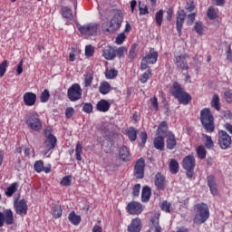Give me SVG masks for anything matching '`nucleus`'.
<instances>
[{"mask_svg":"<svg viewBox=\"0 0 232 232\" xmlns=\"http://www.w3.org/2000/svg\"><path fill=\"white\" fill-rule=\"evenodd\" d=\"M123 14L122 11L117 10L115 11L112 18L110 22L105 23L102 26V30L103 32H117L122 25Z\"/></svg>","mask_w":232,"mask_h":232,"instance_id":"1","label":"nucleus"},{"mask_svg":"<svg viewBox=\"0 0 232 232\" xmlns=\"http://www.w3.org/2000/svg\"><path fill=\"white\" fill-rule=\"evenodd\" d=\"M200 121L207 133L215 131V118L208 108H205L200 112Z\"/></svg>","mask_w":232,"mask_h":232,"instance_id":"2","label":"nucleus"},{"mask_svg":"<svg viewBox=\"0 0 232 232\" xmlns=\"http://www.w3.org/2000/svg\"><path fill=\"white\" fill-rule=\"evenodd\" d=\"M196 216L194 224H204L209 218V207L206 203H198L194 206Z\"/></svg>","mask_w":232,"mask_h":232,"instance_id":"3","label":"nucleus"},{"mask_svg":"<svg viewBox=\"0 0 232 232\" xmlns=\"http://www.w3.org/2000/svg\"><path fill=\"white\" fill-rule=\"evenodd\" d=\"M24 119L29 130H32L33 131H41V130H43V123L41 122V119L37 112H29L24 115Z\"/></svg>","mask_w":232,"mask_h":232,"instance_id":"4","label":"nucleus"},{"mask_svg":"<svg viewBox=\"0 0 232 232\" xmlns=\"http://www.w3.org/2000/svg\"><path fill=\"white\" fill-rule=\"evenodd\" d=\"M195 156L193 155H188L185 157L182 160V167L186 169L187 171V177L188 179H193V169H195Z\"/></svg>","mask_w":232,"mask_h":232,"instance_id":"5","label":"nucleus"},{"mask_svg":"<svg viewBox=\"0 0 232 232\" xmlns=\"http://www.w3.org/2000/svg\"><path fill=\"white\" fill-rule=\"evenodd\" d=\"M68 98L72 102L79 101L82 95V90L78 83L72 84L67 92Z\"/></svg>","mask_w":232,"mask_h":232,"instance_id":"6","label":"nucleus"},{"mask_svg":"<svg viewBox=\"0 0 232 232\" xmlns=\"http://www.w3.org/2000/svg\"><path fill=\"white\" fill-rule=\"evenodd\" d=\"M6 226H12L14 224V212L12 209H5L4 212H0V227Z\"/></svg>","mask_w":232,"mask_h":232,"instance_id":"7","label":"nucleus"},{"mask_svg":"<svg viewBox=\"0 0 232 232\" xmlns=\"http://www.w3.org/2000/svg\"><path fill=\"white\" fill-rule=\"evenodd\" d=\"M218 144L222 150H227L231 146V136L226 130L218 131Z\"/></svg>","mask_w":232,"mask_h":232,"instance_id":"8","label":"nucleus"},{"mask_svg":"<svg viewBox=\"0 0 232 232\" xmlns=\"http://www.w3.org/2000/svg\"><path fill=\"white\" fill-rule=\"evenodd\" d=\"M146 168V161L143 158L137 160L134 165V177L135 179H144V169Z\"/></svg>","mask_w":232,"mask_h":232,"instance_id":"9","label":"nucleus"},{"mask_svg":"<svg viewBox=\"0 0 232 232\" xmlns=\"http://www.w3.org/2000/svg\"><path fill=\"white\" fill-rule=\"evenodd\" d=\"M98 29H99V24H89L87 25L80 26L79 32L82 34V35H93V34H97Z\"/></svg>","mask_w":232,"mask_h":232,"instance_id":"10","label":"nucleus"},{"mask_svg":"<svg viewBox=\"0 0 232 232\" xmlns=\"http://www.w3.org/2000/svg\"><path fill=\"white\" fill-rule=\"evenodd\" d=\"M16 215H26L28 213V205L26 200L21 199L20 201L15 200L14 203Z\"/></svg>","mask_w":232,"mask_h":232,"instance_id":"11","label":"nucleus"},{"mask_svg":"<svg viewBox=\"0 0 232 232\" xmlns=\"http://www.w3.org/2000/svg\"><path fill=\"white\" fill-rule=\"evenodd\" d=\"M142 210V204L137 201H131L127 205V211L130 213V215H140Z\"/></svg>","mask_w":232,"mask_h":232,"instance_id":"12","label":"nucleus"},{"mask_svg":"<svg viewBox=\"0 0 232 232\" xmlns=\"http://www.w3.org/2000/svg\"><path fill=\"white\" fill-rule=\"evenodd\" d=\"M184 21H186V12L184 10L178 11L176 28L179 36L182 35V26H184Z\"/></svg>","mask_w":232,"mask_h":232,"instance_id":"13","label":"nucleus"},{"mask_svg":"<svg viewBox=\"0 0 232 232\" xmlns=\"http://www.w3.org/2000/svg\"><path fill=\"white\" fill-rule=\"evenodd\" d=\"M188 58V54H181L176 56V65L179 70H189V65H188V62L186 61Z\"/></svg>","mask_w":232,"mask_h":232,"instance_id":"14","label":"nucleus"},{"mask_svg":"<svg viewBox=\"0 0 232 232\" xmlns=\"http://www.w3.org/2000/svg\"><path fill=\"white\" fill-rule=\"evenodd\" d=\"M37 101V94L34 92H25L24 94V102L25 106H34Z\"/></svg>","mask_w":232,"mask_h":232,"instance_id":"15","label":"nucleus"},{"mask_svg":"<svg viewBox=\"0 0 232 232\" xmlns=\"http://www.w3.org/2000/svg\"><path fill=\"white\" fill-rule=\"evenodd\" d=\"M102 57L107 61H113L115 59V49L111 46H107L102 50Z\"/></svg>","mask_w":232,"mask_h":232,"instance_id":"16","label":"nucleus"},{"mask_svg":"<svg viewBox=\"0 0 232 232\" xmlns=\"http://www.w3.org/2000/svg\"><path fill=\"white\" fill-rule=\"evenodd\" d=\"M155 186L158 188V189L164 190L166 188V178H164V175L158 173L155 177Z\"/></svg>","mask_w":232,"mask_h":232,"instance_id":"17","label":"nucleus"},{"mask_svg":"<svg viewBox=\"0 0 232 232\" xmlns=\"http://www.w3.org/2000/svg\"><path fill=\"white\" fill-rule=\"evenodd\" d=\"M158 57L159 53L155 50L151 49L149 53L143 57V59H145L149 64H155V63H157Z\"/></svg>","mask_w":232,"mask_h":232,"instance_id":"18","label":"nucleus"},{"mask_svg":"<svg viewBox=\"0 0 232 232\" xmlns=\"http://www.w3.org/2000/svg\"><path fill=\"white\" fill-rule=\"evenodd\" d=\"M55 144H57V138L55 136L51 138H46L45 140V155L50 151L51 150H53L55 148Z\"/></svg>","mask_w":232,"mask_h":232,"instance_id":"19","label":"nucleus"},{"mask_svg":"<svg viewBox=\"0 0 232 232\" xmlns=\"http://www.w3.org/2000/svg\"><path fill=\"white\" fill-rule=\"evenodd\" d=\"M140 219H132L130 226L128 227V232H140Z\"/></svg>","mask_w":232,"mask_h":232,"instance_id":"20","label":"nucleus"},{"mask_svg":"<svg viewBox=\"0 0 232 232\" xmlns=\"http://www.w3.org/2000/svg\"><path fill=\"white\" fill-rule=\"evenodd\" d=\"M154 148L160 150V151L164 150V136L158 134V137L154 139Z\"/></svg>","mask_w":232,"mask_h":232,"instance_id":"21","label":"nucleus"},{"mask_svg":"<svg viewBox=\"0 0 232 232\" xmlns=\"http://www.w3.org/2000/svg\"><path fill=\"white\" fill-rule=\"evenodd\" d=\"M151 197V188L148 186L143 187L141 191V201L148 202Z\"/></svg>","mask_w":232,"mask_h":232,"instance_id":"22","label":"nucleus"},{"mask_svg":"<svg viewBox=\"0 0 232 232\" xmlns=\"http://www.w3.org/2000/svg\"><path fill=\"white\" fill-rule=\"evenodd\" d=\"M120 159L121 160H123V162H128V160H130V150H128L126 146H122L120 149Z\"/></svg>","mask_w":232,"mask_h":232,"instance_id":"23","label":"nucleus"},{"mask_svg":"<svg viewBox=\"0 0 232 232\" xmlns=\"http://www.w3.org/2000/svg\"><path fill=\"white\" fill-rule=\"evenodd\" d=\"M68 218L71 224H72L73 226H79V224H81V216L77 215L75 211H72L69 214Z\"/></svg>","mask_w":232,"mask_h":232,"instance_id":"24","label":"nucleus"},{"mask_svg":"<svg viewBox=\"0 0 232 232\" xmlns=\"http://www.w3.org/2000/svg\"><path fill=\"white\" fill-rule=\"evenodd\" d=\"M177 146V140L175 139V135L173 133L169 132L167 139V148L168 150H173Z\"/></svg>","mask_w":232,"mask_h":232,"instance_id":"25","label":"nucleus"},{"mask_svg":"<svg viewBox=\"0 0 232 232\" xmlns=\"http://www.w3.org/2000/svg\"><path fill=\"white\" fill-rule=\"evenodd\" d=\"M96 106L99 111L106 112L110 110V102L106 100H101Z\"/></svg>","mask_w":232,"mask_h":232,"instance_id":"26","label":"nucleus"},{"mask_svg":"<svg viewBox=\"0 0 232 232\" xmlns=\"http://www.w3.org/2000/svg\"><path fill=\"white\" fill-rule=\"evenodd\" d=\"M180 104H189L191 101V95L183 91V93L177 98Z\"/></svg>","mask_w":232,"mask_h":232,"instance_id":"27","label":"nucleus"},{"mask_svg":"<svg viewBox=\"0 0 232 232\" xmlns=\"http://www.w3.org/2000/svg\"><path fill=\"white\" fill-rule=\"evenodd\" d=\"M172 95L177 99L178 97H180V95L184 92V89L180 87V84L175 82L172 86Z\"/></svg>","mask_w":232,"mask_h":232,"instance_id":"28","label":"nucleus"},{"mask_svg":"<svg viewBox=\"0 0 232 232\" xmlns=\"http://www.w3.org/2000/svg\"><path fill=\"white\" fill-rule=\"evenodd\" d=\"M111 90V86L108 82H102L99 87V92L102 95H106L110 93V91Z\"/></svg>","mask_w":232,"mask_h":232,"instance_id":"29","label":"nucleus"},{"mask_svg":"<svg viewBox=\"0 0 232 232\" xmlns=\"http://www.w3.org/2000/svg\"><path fill=\"white\" fill-rule=\"evenodd\" d=\"M62 14L64 19H67V21H72L73 19V13L72 12V9L69 7H63L62 8Z\"/></svg>","mask_w":232,"mask_h":232,"instance_id":"30","label":"nucleus"},{"mask_svg":"<svg viewBox=\"0 0 232 232\" xmlns=\"http://www.w3.org/2000/svg\"><path fill=\"white\" fill-rule=\"evenodd\" d=\"M53 218H61L63 217V207L61 205H55L53 208Z\"/></svg>","mask_w":232,"mask_h":232,"instance_id":"31","label":"nucleus"},{"mask_svg":"<svg viewBox=\"0 0 232 232\" xmlns=\"http://www.w3.org/2000/svg\"><path fill=\"white\" fill-rule=\"evenodd\" d=\"M168 133V123L166 121H162L157 130V135H166Z\"/></svg>","mask_w":232,"mask_h":232,"instance_id":"32","label":"nucleus"},{"mask_svg":"<svg viewBox=\"0 0 232 232\" xmlns=\"http://www.w3.org/2000/svg\"><path fill=\"white\" fill-rule=\"evenodd\" d=\"M169 168L170 169V173H173V175H177V173H179V162H177L175 159L170 160Z\"/></svg>","mask_w":232,"mask_h":232,"instance_id":"33","label":"nucleus"},{"mask_svg":"<svg viewBox=\"0 0 232 232\" xmlns=\"http://www.w3.org/2000/svg\"><path fill=\"white\" fill-rule=\"evenodd\" d=\"M138 133H139V130H135V128H133V127L129 128V130L127 131V135H128L130 140H131V142L137 140Z\"/></svg>","mask_w":232,"mask_h":232,"instance_id":"34","label":"nucleus"},{"mask_svg":"<svg viewBox=\"0 0 232 232\" xmlns=\"http://www.w3.org/2000/svg\"><path fill=\"white\" fill-rule=\"evenodd\" d=\"M211 106L218 111H220V98L218 97V94H214L211 101Z\"/></svg>","mask_w":232,"mask_h":232,"instance_id":"35","label":"nucleus"},{"mask_svg":"<svg viewBox=\"0 0 232 232\" xmlns=\"http://www.w3.org/2000/svg\"><path fill=\"white\" fill-rule=\"evenodd\" d=\"M18 188H19L18 183L11 184V186L8 187L7 189L5 190L6 197H12V195H14V193H15V191H17Z\"/></svg>","mask_w":232,"mask_h":232,"instance_id":"36","label":"nucleus"},{"mask_svg":"<svg viewBox=\"0 0 232 232\" xmlns=\"http://www.w3.org/2000/svg\"><path fill=\"white\" fill-rule=\"evenodd\" d=\"M203 139H206L205 140V146L208 148V150H211L215 146V143L213 142V140L211 139V136L202 134Z\"/></svg>","mask_w":232,"mask_h":232,"instance_id":"37","label":"nucleus"},{"mask_svg":"<svg viewBox=\"0 0 232 232\" xmlns=\"http://www.w3.org/2000/svg\"><path fill=\"white\" fill-rule=\"evenodd\" d=\"M194 30L199 35H203L204 34V24H202V22H200V21L196 22L194 24Z\"/></svg>","mask_w":232,"mask_h":232,"instance_id":"38","label":"nucleus"},{"mask_svg":"<svg viewBox=\"0 0 232 232\" xmlns=\"http://www.w3.org/2000/svg\"><path fill=\"white\" fill-rule=\"evenodd\" d=\"M81 155H82V145L80 142H78L75 148L76 160H82V157Z\"/></svg>","mask_w":232,"mask_h":232,"instance_id":"39","label":"nucleus"},{"mask_svg":"<svg viewBox=\"0 0 232 232\" xmlns=\"http://www.w3.org/2000/svg\"><path fill=\"white\" fill-rule=\"evenodd\" d=\"M164 17V11L160 9L159 12L156 13L155 21L158 26H162V19Z\"/></svg>","mask_w":232,"mask_h":232,"instance_id":"40","label":"nucleus"},{"mask_svg":"<svg viewBox=\"0 0 232 232\" xmlns=\"http://www.w3.org/2000/svg\"><path fill=\"white\" fill-rule=\"evenodd\" d=\"M126 52H128V49L125 46H121V47H119L118 49H114L115 57L117 56L121 59V57H124V53H126Z\"/></svg>","mask_w":232,"mask_h":232,"instance_id":"41","label":"nucleus"},{"mask_svg":"<svg viewBox=\"0 0 232 232\" xmlns=\"http://www.w3.org/2000/svg\"><path fill=\"white\" fill-rule=\"evenodd\" d=\"M119 72L115 69H110V70H107L106 72H105V77L107 79H115V77H117Z\"/></svg>","mask_w":232,"mask_h":232,"instance_id":"42","label":"nucleus"},{"mask_svg":"<svg viewBox=\"0 0 232 232\" xmlns=\"http://www.w3.org/2000/svg\"><path fill=\"white\" fill-rule=\"evenodd\" d=\"M198 157L201 160L206 159V148L204 146L200 145L197 149Z\"/></svg>","mask_w":232,"mask_h":232,"instance_id":"43","label":"nucleus"},{"mask_svg":"<svg viewBox=\"0 0 232 232\" xmlns=\"http://www.w3.org/2000/svg\"><path fill=\"white\" fill-rule=\"evenodd\" d=\"M135 50H137V44H132L130 49L129 59H130V61H133L135 57H137V53H135Z\"/></svg>","mask_w":232,"mask_h":232,"instance_id":"44","label":"nucleus"},{"mask_svg":"<svg viewBox=\"0 0 232 232\" xmlns=\"http://www.w3.org/2000/svg\"><path fill=\"white\" fill-rule=\"evenodd\" d=\"M208 17L210 19H217L218 17V13H217V10L213 6L208 7Z\"/></svg>","mask_w":232,"mask_h":232,"instance_id":"45","label":"nucleus"},{"mask_svg":"<svg viewBox=\"0 0 232 232\" xmlns=\"http://www.w3.org/2000/svg\"><path fill=\"white\" fill-rule=\"evenodd\" d=\"M34 168L37 173H41L44 169V163L43 160L35 161Z\"/></svg>","mask_w":232,"mask_h":232,"instance_id":"46","label":"nucleus"},{"mask_svg":"<svg viewBox=\"0 0 232 232\" xmlns=\"http://www.w3.org/2000/svg\"><path fill=\"white\" fill-rule=\"evenodd\" d=\"M40 99H41V102H48V101L50 99V92H48V90L45 89L42 92Z\"/></svg>","mask_w":232,"mask_h":232,"instance_id":"47","label":"nucleus"},{"mask_svg":"<svg viewBox=\"0 0 232 232\" xmlns=\"http://www.w3.org/2000/svg\"><path fill=\"white\" fill-rule=\"evenodd\" d=\"M8 67V61L5 60L0 64V77H3L6 73V68Z\"/></svg>","mask_w":232,"mask_h":232,"instance_id":"48","label":"nucleus"},{"mask_svg":"<svg viewBox=\"0 0 232 232\" xmlns=\"http://www.w3.org/2000/svg\"><path fill=\"white\" fill-rule=\"evenodd\" d=\"M93 53H95V49H93V46L86 45V47H85L86 57H92Z\"/></svg>","mask_w":232,"mask_h":232,"instance_id":"49","label":"nucleus"},{"mask_svg":"<svg viewBox=\"0 0 232 232\" xmlns=\"http://www.w3.org/2000/svg\"><path fill=\"white\" fill-rule=\"evenodd\" d=\"M92 81H93V76L91 73L85 74V80H84L85 88H88V86H91Z\"/></svg>","mask_w":232,"mask_h":232,"instance_id":"50","label":"nucleus"},{"mask_svg":"<svg viewBox=\"0 0 232 232\" xmlns=\"http://www.w3.org/2000/svg\"><path fill=\"white\" fill-rule=\"evenodd\" d=\"M225 101L228 102V104H232V90H227L224 92Z\"/></svg>","mask_w":232,"mask_h":232,"instance_id":"51","label":"nucleus"},{"mask_svg":"<svg viewBox=\"0 0 232 232\" xmlns=\"http://www.w3.org/2000/svg\"><path fill=\"white\" fill-rule=\"evenodd\" d=\"M150 77H151V70H149L140 76V82L143 84L148 82V79H150Z\"/></svg>","mask_w":232,"mask_h":232,"instance_id":"52","label":"nucleus"},{"mask_svg":"<svg viewBox=\"0 0 232 232\" xmlns=\"http://www.w3.org/2000/svg\"><path fill=\"white\" fill-rule=\"evenodd\" d=\"M125 40H126V34L121 33L116 37L115 43H116V44H122Z\"/></svg>","mask_w":232,"mask_h":232,"instance_id":"53","label":"nucleus"},{"mask_svg":"<svg viewBox=\"0 0 232 232\" xmlns=\"http://www.w3.org/2000/svg\"><path fill=\"white\" fill-rule=\"evenodd\" d=\"M62 186H72V176H66L61 180Z\"/></svg>","mask_w":232,"mask_h":232,"instance_id":"54","label":"nucleus"},{"mask_svg":"<svg viewBox=\"0 0 232 232\" xmlns=\"http://www.w3.org/2000/svg\"><path fill=\"white\" fill-rule=\"evenodd\" d=\"M169 208H171V204L168 201H163L161 203V209L162 211H166V213H169Z\"/></svg>","mask_w":232,"mask_h":232,"instance_id":"55","label":"nucleus"},{"mask_svg":"<svg viewBox=\"0 0 232 232\" xmlns=\"http://www.w3.org/2000/svg\"><path fill=\"white\" fill-rule=\"evenodd\" d=\"M82 111H85V113H92V111H93V106L92 105V103H84Z\"/></svg>","mask_w":232,"mask_h":232,"instance_id":"56","label":"nucleus"},{"mask_svg":"<svg viewBox=\"0 0 232 232\" xmlns=\"http://www.w3.org/2000/svg\"><path fill=\"white\" fill-rule=\"evenodd\" d=\"M140 193V184L134 185L132 188V196L139 197Z\"/></svg>","mask_w":232,"mask_h":232,"instance_id":"57","label":"nucleus"},{"mask_svg":"<svg viewBox=\"0 0 232 232\" xmlns=\"http://www.w3.org/2000/svg\"><path fill=\"white\" fill-rule=\"evenodd\" d=\"M152 222V227H154L155 232H160L161 228L160 226H159V219L155 218L151 220Z\"/></svg>","mask_w":232,"mask_h":232,"instance_id":"58","label":"nucleus"},{"mask_svg":"<svg viewBox=\"0 0 232 232\" xmlns=\"http://www.w3.org/2000/svg\"><path fill=\"white\" fill-rule=\"evenodd\" d=\"M141 142L140 143V148H144V144H146V140H148V133L141 132L140 136Z\"/></svg>","mask_w":232,"mask_h":232,"instance_id":"59","label":"nucleus"},{"mask_svg":"<svg viewBox=\"0 0 232 232\" xmlns=\"http://www.w3.org/2000/svg\"><path fill=\"white\" fill-rule=\"evenodd\" d=\"M195 17H197V14L192 13L188 15V24L191 26L193 23H195Z\"/></svg>","mask_w":232,"mask_h":232,"instance_id":"60","label":"nucleus"},{"mask_svg":"<svg viewBox=\"0 0 232 232\" xmlns=\"http://www.w3.org/2000/svg\"><path fill=\"white\" fill-rule=\"evenodd\" d=\"M208 188L211 186H217V183L215 182V176L208 177Z\"/></svg>","mask_w":232,"mask_h":232,"instance_id":"61","label":"nucleus"},{"mask_svg":"<svg viewBox=\"0 0 232 232\" xmlns=\"http://www.w3.org/2000/svg\"><path fill=\"white\" fill-rule=\"evenodd\" d=\"M222 118L223 119H227V120H231L232 119L231 111H224L222 112Z\"/></svg>","mask_w":232,"mask_h":232,"instance_id":"62","label":"nucleus"},{"mask_svg":"<svg viewBox=\"0 0 232 232\" xmlns=\"http://www.w3.org/2000/svg\"><path fill=\"white\" fill-rule=\"evenodd\" d=\"M74 111H75L73 110V108H68V109H66V111H65V115H66L67 119H70V118L73 117Z\"/></svg>","mask_w":232,"mask_h":232,"instance_id":"63","label":"nucleus"},{"mask_svg":"<svg viewBox=\"0 0 232 232\" xmlns=\"http://www.w3.org/2000/svg\"><path fill=\"white\" fill-rule=\"evenodd\" d=\"M45 138L50 139L52 137H54L53 134H52V127H47L44 130Z\"/></svg>","mask_w":232,"mask_h":232,"instance_id":"64","label":"nucleus"}]
</instances>
